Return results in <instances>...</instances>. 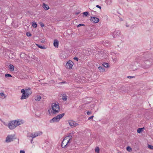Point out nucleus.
Returning <instances> with one entry per match:
<instances>
[{"mask_svg": "<svg viewBox=\"0 0 153 153\" xmlns=\"http://www.w3.org/2000/svg\"><path fill=\"white\" fill-rule=\"evenodd\" d=\"M23 122L22 120H13L10 121L8 123V126L10 129H13L15 128L16 126L22 124Z\"/></svg>", "mask_w": 153, "mask_h": 153, "instance_id": "nucleus-1", "label": "nucleus"}, {"mask_svg": "<svg viewBox=\"0 0 153 153\" xmlns=\"http://www.w3.org/2000/svg\"><path fill=\"white\" fill-rule=\"evenodd\" d=\"M21 92L22 94L21 98V100L25 99L28 98L29 95H30L32 93L31 91L30 88L25 90L22 89L21 90Z\"/></svg>", "mask_w": 153, "mask_h": 153, "instance_id": "nucleus-2", "label": "nucleus"}, {"mask_svg": "<svg viewBox=\"0 0 153 153\" xmlns=\"http://www.w3.org/2000/svg\"><path fill=\"white\" fill-rule=\"evenodd\" d=\"M52 111H51L52 114H55L58 113L59 111V107L58 103H53L52 104Z\"/></svg>", "mask_w": 153, "mask_h": 153, "instance_id": "nucleus-3", "label": "nucleus"}, {"mask_svg": "<svg viewBox=\"0 0 153 153\" xmlns=\"http://www.w3.org/2000/svg\"><path fill=\"white\" fill-rule=\"evenodd\" d=\"M64 115V113L59 114L56 117H53L52 119L50 120V123H52L59 121L60 119L62 118Z\"/></svg>", "mask_w": 153, "mask_h": 153, "instance_id": "nucleus-4", "label": "nucleus"}, {"mask_svg": "<svg viewBox=\"0 0 153 153\" xmlns=\"http://www.w3.org/2000/svg\"><path fill=\"white\" fill-rule=\"evenodd\" d=\"M137 62L132 63L129 65V69L131 71H134L137 69Z\"/></svg>", "mask_w": 153, "mask_h": 153, "instance_id": "nucleus-5", "label": "nucleus"}, {"mask_svg": "<svg viewBox=\"0 0 153 153\" xmlns=\"http://www.w3.org/2000/svg\"><path fill=\"white\" fill-rule=\"evenodd\" d=\"M14 135H8L6 138V142L7 143H9L11 141H13V139H14Z\"/></svg>", "mask_w": 153, "mask_h": 153, "instance_id": "nucleus-6", "label": "nucleus"}, {"mask_svg": "<svg viewBox=\"0 0 153 153\" xmlns=\"http://www.w3.org/2000/svg\"><path fill=\"white\" fill-rule=\"evenodd\" d=\"M73 64V62L72 61L69 60L67 62L66 65V67L69 69L71 68L72 67Z\"/></svg>", "mask_w": 153, "mask_h": 153, "instance_id": "nucleus-7", "label": "nucleus"}, {"mask_svg": "<svg viewBox=\"0 0 153 153\" xmlns=\"http://www.w3.org/2000/svg\"><path fill=\"white\" fill-rule=\"evenodd\" d=\"M42 132L39 131L38 132H35L34 133H32L31 134V137L32 138H34L39 135H40L42 134Z\"/></svg>", "mask_w": 153, "mask_h": 153, "instance_id": "nucleus-8", "label": "nucleus"}, {"mask_svg": "<svg viewBox=\"0 0 153 153\" xmlns=\"http://www.w3.org/2000/svg\"><path fill=\"white\" fill-rule=\"evenodd\" d=\"M69 143V142H68V141L66 140L64 138L62 143V147L63 148H65L67 146Z\"/></svg>", "mask_w": 153, "mask_h": 153, "instance_id": "nucleus-9", "label": "nucleus"}, {"mask_svg": "<svg viewBox=\"0 0 153 153\" xmlns=\"http://www.w3.org/2000/svg\"><path fill=\"white\" fill-rule=\"evenodd\" d=\"M90 20L93 23H97L99 21V19L96 17H91L90 19Z\"/></svg>", "mask_w": 153, "mask_h": 153, "instance_id": "nucleus-10", "label": "nucleus"}, {"mask_svg": "<svg viewBox=\"0 0 153 153\" xmlns=\"http://www.w3.org/2000/svg\"><path fill=\"white\" fill-rule=\"evenodd\" d=\"M69 124V125L73 127H75V126L78 125V123H76V122H75L72 120H70L68 122Z\"/></svg>", "mask_w": 153, "mask_h": 153, "instance_id": "nucleus-11", "label": "nucleus"}, {"mask_svg": "<svg viewBox=\"0 0 153 153\" xmlns=\"http://www.w3.org/2000/svg\"><path fill=\"white\" fill-rule=\"evenodd\" d=\"M120 33V31L119 30L116 31L114 32L113 33V36L114 38L117 37L119 36Z\"/></svg>", "mask_w": 153, "mask_h": 153, "instance_id": "nucleus-12", "label": "nucleus"}, {"mask_svg": "<svg viewBox=\"0 0 153 153\" xmlns=\"http://www.w3.org/2000/svg\"><path fill=\"white\" fill-rule=\"evenodd\" d=\"M72 136L71 135V134L70 133L69 134V135L65 137V138L66 139V140L68 141V142H69L70 140L72 139Z\"/></svg>", "mask_w": 153, "mask_h": 153, "instance_id": "nucleus-13", "label": "nucleus"}, {"mask_svg": "<svg viewBox=\"0 0 153 153\" xmlns=\"http://www.w3.org/2000/svg\"><path fill=\"white\" fill-rule=\"evenodd\" d=\"M59 42L58 40H55L53 43L54 46L55 47L58 48V47Z\"/></svg>", "mask_w": 153, "mask_h": 153, "instance_id": "nucleus-14", "label": "nucleus"}, {"mask_svg": "<svg viewBox=\"0 0 153 153\" xmlns=\"http://www.w3.org/2000/svg\"><path fill=\"white\" fill-rule=\"evenodd\" d=\"M42 7L43 8L46 10H47L49 8V6L46 4H45L44 3L43 4Z\"/></svg>", "mask_w": 153, "mask_h": 153, "instance_id": "nucleus-15", "label": "nucleus"}, {"mask_svg": "<svg viewBox=\"0 0 153 153\" xmlns=\"http://www.w3.org/2000/svg\"><path fill=\"white\" fill-rule=\"evenodd\" d=\"M62 95V99L64 101H66L67 100V96L65 94H63Z\"/></svg>", "mask_w": 153, "mask_h": 153, "instance_id": "nucleus-16", "label": "nucleus"}, {"mask_svg": "<svg viewBox=\"0 0 153 153\" xmlns=\"http://www.w3.org/2000/svg\"><path fill=\"white\" fill-rule=\"evenodd\" d=\"M9 68L11 71H13L14 70V66L10 64L9 65Z\"/></svg>", "mask_w": 153, "mask_h": 153, "instance_id": "nucleus-17", "label": "nucleus"}, {"mask_svg": "<svg viewBox=\"0 0 153 153\" xmlns=\"http://www.w3.org/2000/svg\"><path fill=\"white\" fill-rule=\"evenodd\" d=\"M41 98H42L40 96L38 95L35 97V99L36 101H40Z\"/></svg>", "mask_w": 153, "mask_h": 153, "instance_id": "nucleus-18", "label": "nucleus"}, {"mask_svg": "<svg viewBox=\"0 0 153 153\" xmlns=\"http://www.w3.org/2000/svg\"><path fill=\"white\" fill-rule=\"evenodd\" d=\"M98 68L101 72H103L105 71V69L102 66H100L98 67Z\"/></svg>", "mask_w": 153, "mask_h": 153, "instance_id": "nucleus-19", "label": "nucleus"}, {"mask_svg": "<svg viewBox=\"0 0 153 153\" xmlns=\"http://www.w3.org/2000/svg\"><path fill=\"white\" fill-rule=\"evenodd\" d=\"M144 128H138L137 130V132L138 133H140L143 131V129Z\"/></svg>", "mask_w": 153, "mask_h": 153, "instance_id": "nucleus-20", "label": "nucleus"}, {"mask_svg": "<svg viewBox=\"0 0 153 153\" xmlns=\"http://www.w3.org/2000/svg\"><path fill=\"white\" fill-rule=\"evenodd\" d=\"M60 57L61 59H64L66 58V56L63 53L60 54Z\"/></svg>", "mask_w": 153, "mask_h": 153, "instance_id": "nucleus-21", "label": "nucleus"}, {"mask_svg": "<svg viewBox=\"0 0 153 153\" xmlns=\"http://www.w3.org/2000/svg\"><path fill=\"white\" fill-rule=\"evenodd\" d=\"M105 2L107 4H111L112 2V0H106Z\"/></svg>", "mask_w": 153, "mask_h": 153, "instance_id": "nucleus-22", "label": "nucleus"}, {"mask_svg": "<svg viewBox=\"0 0 153 153\" xmlns=\"http://www.w3.org/2000/svg\"><path fill=\"white\" fill-rule=\"evenodd\" d=\"M102 65L104 67L106 68L108 67V63H103Z\"/></svg>", "mask_w": 153, "mask_h": 153, "instance_id": "nucleus-23", "label": "nucleus"}, {"mask_svg": "<svg viewBox=\"0 0 153 153\" xmlns=\"http://www.w3.org/2000/svg\"><path fill=\"white\" fill-rule=\"evenodd\" d=\"M99 148L98 147H97L95 149V151L96 153H99Z\"/></svg>", "mask_w": 153, "mask_h": 153, "instance_id": "nucleus-24", "label": "nucleus"}, {"mask_svg": "<svg viewBox=\"0 0 153 153\" xmlns=\"http://www.w3.org/2000/svg\"><path fill=\"white\" fill-rule=\"evenodd\" d=\"M36 45L39 48L41 49H45V47L44 46H42L38 44H36Z\"/></svg>", "mask_w": 153, "mask_h": 153, "instance_id": "nucleus-25", "label": "nucleus"}, {"mask_svg": "<svg viewBox=\"0 0 153 153\" xmlns=\"http://www.w3.org/2000/svg\"><path fill=\"white\" fill-rule=\"evenodd\" d=\"M126 149L128 152H130L132 150L130 146H127L126 147Z\"/></svg>", "mask_w": 153, "mask_h": 153, "instance_id": "nucleus-26", "label": "nucleus"}, {"mask_svg": "<svg viewBox=\"0 0 153 153\" xmlns=\"http://www.w3.org/2000/svg\"><path fill=\"white\" fill-rule=\"evenodd\" d=\"M32 25L34 27H37V24L36 22L33 23Z\"/></svg>", "mask_w": 153, "mask_h": 153, "instance_id": "nucleus-27", "label": "nucleus"}, {"mask_svg": "<svg viewBox=\"0 0 153 153\" xmlns=\"http://www.w3.org/2000/svg\"><path fill=\"white\" fill-rule=\"evenodd\" d=\"M107 56L108 55H107V54L106 53L102 56V57L103 58H106L107 57Z\"/></svg>", "mask_w": 153, "mask_h": 153, "instance_id": "nucleus-28", "label": "nucleus"}, {"mask_svg": "<svg viewBox=\"0 0 153 153\" xmlns=\"http://www.w3.org/2000/svg\"><path fill=\"white\" fill-rule=\"evenodd\" d=\"M25 55V54L22 53L20 54V56L21 58H24Z\"/></svg>", "mask_w": 153, "mask_h": 153, "instance_id": "nucleus-29", "label": "nucleus"}, {"mask_svg": "<svg viewBox=\"0 0 153 153\" xmlns=\"http://www.w3.org/2000/svg\"><path fill=\"white\" fill-rule=\"evenodd\" d=\"M83 14L86 16H87L89 14V13L88 12H85L83 13Z\"/></svg>", "mask_w": 153, "mask_h": 153, "instance_id": "nucleus-30", "label": "nucleus"}, {"mask_svg": "<svg viewBox=\"0 0 153 153\" xmlns=\"http://www.w3.org/2000/svg\"><path fill=\"white\" fill-rule=\"evenodd\" d=\"M5 77H11L12 76L11 75L9 74H6L5 75Z\"/></svg>", "mask_w": 153, "mask_h": 153, "instance_id": "nucleus-31", "label": "nucleus"}, {"mask_svg": "<svg viewBox=\"0 0 153 153\" xmlns=\"http://www.w3.org/2000/svg\"><path fill=\"white\" fill-rule=\"evenodd\" d=\"M148 147L149 149H153V146L151 145H149Z\"/></svg>", "mask_w": 153, "mask_h": 153, "instance_id": "nucleus-32", "label": "nucleus"}, {"mask_svg": "<svg viewBox=\"0 0 153 153\" xmlns=\"http://www.w3.org/2000/svg\"><path fill=\"white\" fill-rule=\"evenodd\" d=\"M26 35L27 36H30L31 35V34L30 33L27 32L26 33Z\"/></svg>", "mask_w": 153, "mask_h": 153, "instance_id": "nucleus-33", "label": "nucleus"}, {"mask_svg": "<svg viewBox=\"0 0 153 153\" xmlns=\"http://www.w3.org/2000/svg\"><path fill=\"white\" fill-rule=\"evenodd\" d=\"M127 77L128 78H134L135 76H127Z\"/></svg>", "mask_w": 153, "mask_h": 153, "instance_id": "nucleus-34", "label": "nucleus"}, {"mask_svg": "<svg viewBox=\"0 0 153 153\" xmlns=\"http://www.w3.org/2000/svg\"><path fill=\"white\" fill-rule=\"evenodd\" d=\"M91 113L92 112L91 111H88L87 113V114L88 115H90L91 114Z\"/></svg>", "mask_w": 153, "mask_h": 153, "instance_id": "nucleus-35", "label": "nucleus"}, {"mask_svg": "<svg viewBox=\"0 0 153 153\" xmlns=\"http://www.w3.org/2000/svg\"><path fill=\"white\" fill-rule=\"evenodd\" d=\"M74 59L75 60H76V61H78V60H79V59L77 57H75L74 58Z\"/></svg>", "mask_w": 153, "mask_h": 153, "instance_id": "nucleus-36", "label": "nucleus"}, {"mask_svg": "<svg viewBox=\"0 0 153 153\" xmlns=\"http://www.w3.org/2000/svg\"><path fill=\"white\" fill-rule=\"evenodd\" d=\"M94 117V116H92L90 117H89L88 119V120H90L91 119H92Z\"/></svg>", "mask_w": 153, "mask_h": 153, "instance_id": "nucleus-37", "label": "nucleus"}, {"mask_svg": "<svg viewBox=\"0 0 153 153\" xmlns=\"http://www.w3.org/2000/svg\"><path fill=\"white\" fill-rule=\"evenodd\" d=\"M84 24H80L79 25H78L77 27H79L80 26H84Z\"/></svg>", "mask_w": 153, "mask_h": 153, "instance_id": "nucleus-38", "label": "nucleus"}, {"mask_svg": "<svg viewBox=\"0 0 153 153\" xmlns=\"http://www.w3.org/2000/svg\"><path fill=\"white\" fill-rule=\"evenodd\" d=\"M0 95L1 96L3 97L4 96V94L3 93H0Z\"/></svg>", "mask_w": 153, "mask_h": 153, "instance_id": "nucleus-39", "label": "nucleus"}, {"mask_svg": "<svg viewBox=\"0 0 153 153\" xmlns=\"http://www.w3.org/2000/svg\"><path fill=\"white\" fill-rule=\"evenodd\" d=\"M96 7L97 8H98L100 9L101 8V7L98 5H96Z\"/></svg>", "mask_w": 153, "mask_h": 153, "instance_id": "nucleus-40", "label": "nucleus"}, {"mask_svg": "<svg viewBox=\"0 0 153 153\" xmlns=\"http://www.w3.org/2000/svg\"><path fill=\"white\" fill-rule=\"evenodd\" d=\"M66 83V82L65 81H64L63 82H61L59 83V84H63V83Z\"/></svg>", "mask_w": 153, "mask_h": 153, "instance_id": "nucleus-41", "label": "nucleus"}, {"mask_svg": "<svg viewBox=\"0 0 153 153\" xmlns=\"http://www.w3.org/2000/svg\"><path fill=\"white\" fill-rule=\"evenodd\" d=\"M20 153H25V152L23 150H21Z\"/></svg>", "mask_w": 153, "mask_h": 153, "instance_id": "nucleus-42", "label": "nucleus"}, {"mask_svg": "<svg viewBox=\"0 0 153 153\" xmlns=\"http://www.w3.org/2000/svg\"><path fill=\"white\" fill-rule=\"evenodd\" d=\"M40 25H41V26L42 27H43L44 26V24L43 23H41V24H40Z\"/></svg>", "mask_w": 153, "mask_h": 153, "instance_id": "nucleus-43", "label": "nucleus"}, {"mask_svg": "<svg viewBox=\"0 0 153 153\" xmlns=\"http://www.w3.org/2000/svg\"><path fill=\"white\" fill-rule=\"evenodd\" d=\"M16 61L17 62H19L20 61V60L18 59H16Z\"/></svg>", "mask_w": 153, "mask_h": 153, "instance_id": "nucleus-44", "label": "nucleus"}, {"mask_svg": "<svg viewBox=\"0 0 153 153\" xmlns=\"http://www.w3.org/2000/svg\"><path fill=\"white\" fill-rule=\"evenodd\" d=\"M123 91V92H125V93L127 92V90L126 89L125 90V91Z\"/></svg>", "mask_w": 153, "mask_h": 153, "instance_id": "nucleus-45", "label": "nucleus"}, {"mask_svg": "<svg viewBox=\"0 0 153 153\" xmlns=\"http://www.w3.org/2000/svg\"><path fill=\"white\" fill-rule=\"evenodd\" d=\"M51 111V110H50V109L48 110V112H49V114H50V113H51L50 111Z\"/></svg>", "mask_w": 153, "mask_h": 153, "instance_id": "nucleus-46", "label": "nucleus"}, {"mask_svg": "<svg viewBox=\"0 0 153 153\" xmlns=\"http://www.w3.org/2000/svg\"><path fill=\"white\" fill-rule=\"evenodd\" d=\"M126 27H128V26H128V25H126Z\"/></svg>", "mask_w": 153, "mask_h": 153, "instance_id": "nucleus-47", "label": "nucleus"}, {"mask_svg": "<svg viewBox=\"0 0 153 153\" xmlns=\"http://www.w3.org/2000/svg\"><path fill=\"white\" fill-rule=\"evenodd\" d=\"M104 53H105L104 52H102V54Z\"/></svg>", "mask_w": 153, "mask_h": 153, "instance_id": "nucleus-48", "label": "nucleus"}, {"mask_svg": "<svg viewBox=\"0 0 153 153\" xmlns=\"http://www.w3.org/2000/svg\"><path fill=\"white\" fill-rule=\"evenodd\" d=\"M33 141V140H31V142H32V141Z\"/></svg>", "mask_w": 153, "mask_h": 153, "instance_id": "nucleus-49", "label": "nucleus"}, {"mask_svg": "<svg viewBox=\"0 0 153 153\" xmlns=\"http://www.w3.org/2000/svg\"><path fill=\"white\" fill-rule=\"evenodd\" d=\"M41 1H44L45 0H41Z\"/></svg>", "mask_w": 153, "mask_h": 153, "instance_id": "nucleus-50", "label": "nucleus"}, {"mask_svg": "<svg viewBox=\"0 0 153 153\" xmlns=\"http://www.w3.org/2000/svg\"><path fill=\"white\" fill-rule=\"evenodd\" d=\"M42 42H43V41H42Z\"/></svg>", "mask_w": 153, "mask_h": 153, "instance_id": "nucleus-51", "label": "nucleus"}]
</instances>
